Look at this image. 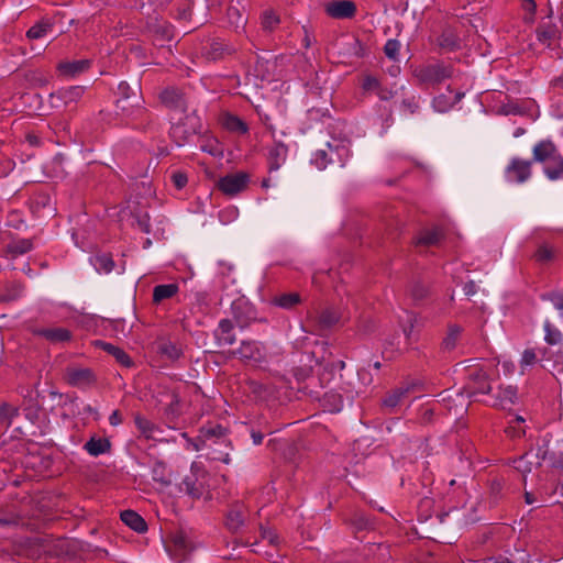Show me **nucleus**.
<instances>
[{
  "label": "nucleus",
  "mask_w": 563,
  "mask_h": 563,
  "mask_svg": "<svg viewBox=\"0 0 563 563\" xmlns=\"http://www.w3.org/2000/svg\"><path fill=\"white\" fill-rule=\"evenodd\" d=\"M117 114L122 118L129 119L136 129L143 131L152 130L155 125L156 119L142 106V98L135 99H118L115 101Z\"/></svg>",
  "instance_id": "f257e3e1"
},
{
  "label": "nucleus",
  "mask_w": 563,
  "mask_h": 563,
  "mask_svg": "<svg viewBox=\"0 0 563 563\" xmlns=\"http://www.w3.org/2000/svg\"><path fill=\"white\" fill-rule=\"evenodd\" d=\"M453 66L444 62L423 64L415 67L412 75L419 85L438 86L453 76Z\"/></svg>",
  "instance_id": "f03ea898"
},
{
  "label": "nucleus",
  "mask_w": 563,
  "mask_h": 563,
  "mask_svg": "<svg viewBox=\"0 0 563 563\" xmlns=\"http://www.w3.org/2000/svg\"><path fill=\"white\" fill-rule=\"evenodd\" d=\"M201 130L202 124L200 118L194 112L172 125L169 135L178 146H183L189 142L194 135L201 133Z\"/></svg>",
  "instance_id": "7ed1b4c3"
},
{
  "label": "nucleus",
  "mask_w": 563,
  "mask_h": 563,
  "mask_svg": "<svg viewBox=\"0 0 563 563\" xmlns=\"http://www.w3.org/2000/svg\"><path fill=\"white\" fill-rule=\"evenodd\" d=\"M207 472L194 463L190 473L186 475L179 484V490L198 499L202 497L207 490Z\"/></svg>",
  "instance_id": "20e7f679"
},
{
  "label": "nucleus",
  "mask_w": 563,
  "mask_h": 563,
  "mask_svg": "<svg viewBox=\"0 0 563 563\" xmlns=\"http://www.w3.org/2000/svg\"><path fill=\"white\" fill-rule=\"evenodd\" d=\"M465 388L470 396L489 395L492 384L488 372L479 366L471 367Z\"/></svg>",
  "instance_id": "39448f33"
},
{
  "label": "nucleus",
  "mask_w": 563,
  "mask_h": 563,
  "mask_svg": "<svg viewBox=\"0 0 563 563\" xmlns=\"http://www.w3.org/2000/svg\"><path fill=\"white\" fill-rule=\"evenodd\" d=\"M249 181V174L239 172L221 177L217 183V187L224 195L232 197L245 190Z\"/></svg>",
  "instance_id": "423d86ee"
},
{
  "label": "nucleus",
  "mask_w": 563,
  "mask_h": 563,
  "mask_svg": "<svg viewBox=\"0 0 563 563\" xmlns=\"http://www.w3.org/2000/svg\"><path fill=\"white\" fill-rule=\"evenodd\" d=\"M233 319L238 327L244 329L256 320L254 307L244 299L234 300L231 305Z\"/></svg>",
  "instance_id": "0eeeda50"
},
{
  "label": "nucleus",
  "mask_w": 563,
  "mask_h": 563,
  "mask_svg": "<svg viewBox=\"0 0 563 563\" xmlns=\"http://www.w3.org/2000/svg\"><path fill=\"white\" fill-rule=\"evenodd\" d=\"M531 161L514 157L505 169L509 181L522 184L531 177Z\"/></svg>",
  "instance_id": "6e6552de"
},
{
  "label": "nucleus",
  "mask_w": 563,
  "mask_h": 563,
  "mask_svg": "<svg viewBox=\"0 0 563 563\" xmlns=\"http://www.w3.org/2000/svg\"><path fill=\"white\" fill-rule=\"evenodd\" d=\"M159 100L168 109L181 112L187 110V97L180 88L167 87L159 93Z\"/></svg>",
  "instance_id": "1a4fd4ad"
},
{
  "label": "nucleus",
  "mask_w": 563,
  "mask_h": 563,
  "mask_svg": "<svg viewBox=\"0 0 563 563\" xmlns=\"http://www.w3.org/2000/svg\"><path fill=\"white\" fill-rule=\"evenodd\" d=\"M66 378L69 385L75 387H86L96 382L93 372L88 367L69 366L66 368Z\"/></svg>",
  "instance_id": "9d476101"
},
{
  "label": "nucleus",
  "mask_w": 563,
  "mask_h": 563,
  "mask_svg": "<svg viewBox=\"0 0 563 563\" xmlns=\"http://www.w3.org/2000/svg\"><path fill=\"white\" fill-rule=\"evenodd\" d=\"M420 384L418 382H407L399 387L391 390L383 400V405L387 408L394 409L401 401L408 397L409 394L419 390Z\"/></svg>",
  "instance_id": "9b49d317"
},
{
  "label": "nucleus",
  "mask_w": 563,
  "mask_h": 563,
  "mask_svg": "<svg viewBox=\"0 0 563 563\" xmlns=\"http://www.w3.org/2000/svg\"><path fill=\"white\" fill-rule=\"evenodd\" d=\"M356 10L352 0H335L325 5V13L333 19H352Z\"/></svg>",
  "instance_id": "f8f14e48"
},
{
  "label": "nucleus",
  "mask_w": 563,
  "mask_h": 563,
  "mask_svg": "<svg viewBox=\"0 0 563 563\" xmlns=\"http://www.w3.org/2000/svg\"><path fill=\"white\" fill-rule=\"evenodd\" d=\"M31 331L34 335L42 336L53 344L68 342L73 338L71 332L66 328H33Z\"/></svg>",
  "instance_id": "ddd939ff"
},
{
  "label": "nucleus",
  "mask_w": 563,
  "mask_h": 563,
  "mask_svg": "<svg viewBox=\"0 0 563 563\" xmlns=\"http://www.w3.org/2000/svg\"><path fill=\"white\" fill-rule=\"evenodd\" d=\"M325 150L328 152L329 161H331L332 164H338L340 166H344L351 155L349 145L343 141L334 140L331 143L329 142L325 144Z\"/></svg>",
  "instance_id": "4468645a"
},
{
  "label": "nucleus",
  "mask_w": 563,
  "mask_h": 563,
  "mask_svg": "<svg viewBox=\"0 0 563 563\" xmlns=\"http://www.w3.org/2000/svg\"><path fill=\"white\" fill-rule=\"evenodd\" d=\"M340 320L338 312L333 309L327 308L319 312V314L312 321L313 333L321 334L323 331L330 330Z\"/></svg>",
  "instance_id": "2eb2a0df"
},
{
  "label": "nucleus",
  "mask_w": 563,
  "mask_h": 563,
  "mask_svg": "<svg viewBox=\"0 0 563 563\" xmlns=\"http://www.w3.org/2000/svg\"><path fill=\"white\" fill-rule=\"evenodd\" d=\"M91 67L90 59H78L62 62L58 64V71L66 77H76L80 74L86 73Z\"/></svg>",
  "instance_id": "dca6fc26"
},
{
  "label": "nucleus",
  "mask_w": 563,
  "mask_h": 563,
  "mask_svg": "<svg viewBox=\"0 0 563 563\" xmlns=\"http://www.w3.org/2000/svg\"><path fill=\"white\" fill-rule=\"evenodd\" d=\"M93 344L96 347H99V349L103 350L104 352L109 353L110 355H112L115 358V361L119 364H121L122 366H124L126 368L133 366L134 363H133L132 358L121 347L115 346L109 342L101 341V340L95 341Z\"/></svg>",
  "instance_id": "f3484780"
},
{
  "label": "nucleus",
  "mask_w": 563,
  "mask_h": 563,
  "mask_svg": "<svg viewBox=\"0 0 563 563\" xmlns=\"http://www.w3.org/2000/svg\"><path fill=\"white\" fill-rule=\"evenodd\" d=\"M559 251L555 246L543 242L538 244L536 251L531 255V258L539 265H549L556 260Z\"/></svg>",
  "instance_id": "a211bd4d"
},
{
  "label": "nucleus",
  "mask_w": 563,
  "mask_h": 563,
  "mask_svg": "<svg viewBox=\"0 0 563 563\" xmlns=\"http://www.w3.org/2000/svg\"><path fill=\"white\" fill-rule=\"evenodd\" d=\"M234 324L230 319L220 320L218 328L214 331V338L218 341L219 345H232L236 339L233 332Z\"/></svg>",
  "instance_id": "6ab92c4d"
},
{
  "label": "nucleus",
  "mask_w": 563,
  "mask_h": 563,
  "mask_svg": "<svg viewBox=\"0 0 563 563\" xmlns=\"http://www.w3.org/2000/svg\"><path fill=\"white\" fill-rule=\"evenodd\" d=\"M288 154V147L282 142H275L268 150L269 172L277 170L285 163Z\"/></svg>",
  "instance_id": "aec40b11"
},
{
  "label": "nucleus",
  "mask_w": 563,
  "mask_h": 563,
  "mask_svg": "<svg viewBox=\"0 0 563 563\" xmlns=\"http://www.w3.org/2000/svg\"><path fill=\"white\" fill-rule=\"evenodd\" d=\"M245 506L240 503L233 504L227 515L225 525L229 530L236 532L244 525Z\"/></svg>",
  "instance_id": "412c9836"
},
{
  "label": "nucleus",
  "mask_w": 563,
  "mask_h": 563,
  "mask_svg": "<svg viewBox=\"0 0 563 563\" xmlns=\"http://www.w3.org/2000/svg\"><path fill=\"white\" fill-rule=\"evenodd\" d=\"M493 398L490 405L494 407L505 408L506 406L514 405L517 399V388L511 385L499 386L497 394Z\"/></svg>",
  "instance_id": "4be33fe9"
},
{
  "label": "nucleus",
  "mask_w": 563,
  "mask_h": 563,
  "mask_svg": "<svg viewBox=\"0 0 563 563\" xmlns=\"http://www.w3.org/2000/svg\"><path fill=\"white\" fill-rule=\"evenodd\" d=\"M559 151L553 142L549 140L540 141L533 147V161L543 164L548 162V159L555 155Z\"/></svg>",
  "instance_id": "5701e85b"
},
{
  "label": "nucleus",
  "mask_w": 563,
  "mask_h": 563,
  "mask_svg": "<svg viewBox=\"0 0 563 563\" xmlns=\"http://www.w3.org/2000/svg\"><path fill=\"white\" fill-rule=\"evenodd\" d=\"M120 518L129 528L137 533L147 531L146 521L134 510H123L120 515Z\"/></svg>",
  "instance_id": "b1692460"
},
{
  "label": "nucleus",
  "mask_w": 563,
  "mask_h": 563,
  "mask_svg": "<svg viewBox=\"0 0 563 563\" xmlns=\"http://www.w3.org/2000/svg\"><path fill=\"white\" fill-rule=\"evenodd\" d=\"M222 125L223 128L238 135H244L249 132V125L244 122L240 117L231 113H225L222 117Z\"/></svg>",
  "instance_id": "393cba45"
},
{
  "label": "nucleus",
  "mask_w": 563,
  "mask_h": 563,
  "mask_svg": "<svg viewBox=\"0 0 563 563\" xmlns=\"http://www.w3.org/2000/svg\"><path fill=\"white\" fill-rule=\"evenodd\" d=\"M543 170L551 180L563 177V156L558 152L548 162L543 163Z\"/></svg>",
  "instance_id": "a878e982"
},
{
  "label": "nucleus",
  "mask_w": 563,
  "mask_h": 563,
  "mask_svg": "<svg viewBox=\"0 0 563 563\" xmlns=\"http://www.w3.org/2000/svg\"><path fill=\"white\" fill-rule=\"evenodd\" d=\"M84 449L91 456H99L109 453L111 450V442L106 438L91 437L84 445Z\"/></svg>",
  "instance_id": "bb28decb"
},
{
  "label": "nucleus",
  "mask_w": 563,
  "mask_h": 563,
  "mask_svg": "<svg viewBox=\"0 0 563 563\" xmlns=\"http://www.w3.org/2000/svg\"><path fill=\"white\" fill-rule=\"evenodd\" d=\"M462 332L463 328L460 324L449 323L446 334L441 342V349L448 352L453 351L457 345Z\"/></svg>",
  "instance_id": "cd10ccee"
},
{
  "label": "nucleus",
  "mask_w": 563,
  "mask_h": 563,
  "mask_svg": "<svg viewBox=\"0 0 563 563\" xmlns=\"http://www.w3.org/2000/svg\"><path fill=\"white\" fill-rule=\"evenodd\" d=\"M444 239V233L440 228L424 229L417 238V245L433 246L440 244Z\"/></svg>",
  "instance_id": "c85d7f7f"
},
{
  "label": "nucleus",
  "mask_w": 563,
  "mask_h": 563,
  "mask_svg": "<svg viewBox=\"0 0 563 563\" xmlns=\"http://www.w3.org/2000/svg\"><path fill=\"white\" fill-rule=\"evenodd\" d=\"M34 247L32 239H18L7 244L5 253L12 258L24 255Z\"/></svg>",
  "instance_id": "c756f323"
},
{
  "label": "nucleus",
  "mask_w": 563,
  "mask_h": 563,
  "mask_svg": "<svg viewBox=\"0 0 563 563\" xmlns=\"http://www.w3.org/2000/svg\"><path fill=\"white\" fill-rule=\"evenodd\" d=\"M85 88L82 86H70L60 88L52 97H56L65 104L77 102L84 95Z\"/></svg>",
  "instance_id": "7c9ffc66"
},
{
  "label": "nucleus",
  "mask_w": 563,
  "mask_h": 563,
  "mask_svg": "<svg viewBox=\"0 0 563 563\" xmlns=\"http://www.w3.org/2000/svg\"><path fill=\"white\" fill-rule=\"evenodd\" d=\"M179 291V286L175 283L157 285L153 289V302L161 303L166 299L173 298Z\"/></svg>",
  "instance_id": "2f4dec72"
},
{
  "label": "nucleus",
  "mask_w": 563,
  "mask_h": 563,
  "mask_svg": "<svg viewBox=\"0 0 563 563\" xmlns=\"http://www.w3.org/2000/svg\"><path fill=\"white\" fill-rule=\"evenodd\" d=\"M134 423L137 430L142 435H144L146 439H154L155 433L159 431V428L157 424L148 420L146 417L142 416L141 413L134 415Z\"/></svg>",
  "instance_id": "473e14b6"
},
{
  "label": "nucleus",
  "mask_w": 563,
  "mask_h": 563,
  "mask_svg": "<svg viewBox=\"0 0 563 563\" xmlns=\"http://www.w3.org/2000/svg\"><path fill=\"white\" fill-rule=\"evenodd\" d=\"M90 263L93 265L98 273L104 274L111 273L115 266L111 254L108 253L95 255L90 258Z\"/></svg>",
  "instance_id": "72a5a7b5"
},
{
  "label": "nucleus",
  "mask_w": 563,
  "mask_h": 563,
  "mask_svg": "<svg viewBox=\"0 0 563 563\" xmlns=\"http://www.w3.org/2000/svg\"><path fill=\"white\" fill-rule=\"evenodd\" d=\"M236 354L244 360L258 361L261 358V349L255 341H242Z\"/></svg>",
  "instance_id": "f704fd0d"
},
{
  "label": "nucleus",
  "mask_w": 563,
  "mask_h": 563,
  "mask_svg": "<svg viewBox=\"0 0 563 563\" xmlns=\"http://www.w3.org/2000/svg\"><path fill=\"white\" fill-rule=\"evenodd\" d=\"M536 35L541 44L550 47L552 43L558 38V30L554 25L544 24L538 26L536 30Z\"/></svg>",
  "instance_id": "c9c22d12"
},
{
  "label": "nucleus",
  "mask_w": 563,
  "mask_h": 563,
  "mask_svg": "<svg viewBox=\"0 0 563 563\" xmlns=\"http://www.w3.org/2000/svg\"><path fill=\"white\" fill-rule=\"evenodd\" d=\"M272 302L283 309H291L301 302V297L298 292H287L275 296Z\"/></svg>",
  "instance_id": "e433bc0d"
},
{
  "label": "nucleus",
  "mask_w": 563,
  "mask_h": 563,
  "mask_svg": "<svg viewBox=\"0 0 563 563\" xmlns=\"http://www.w3.org/2000/svg\"><path fill=\"white\" fill-rule=\"evenodd\" d=\"M19 416V407L8 402L0 404V427L8 429L12 420Z\"/></svg>",
  "instance_id": "4c0bfd02"
},
{
  "label": "nucleus",
  "mask_w": 563,
  "mask_h": 563,
  "mask_svg": "<svg viewBox=\"0 0 563 563\" xmlns=\"http://www.w3.org/2000/svg\"><path fill=\"white\" fill-rule=\"evenodd\" d=\"M158 352L168 360L175 361L181 356V349L172 341H162L157 346Z\"/></svg>",
  "instance_id": "58836bf2"
},
{
  "label": "nucleus",
  "mask_w": 563,
  "mask_h": 563,
  "mask_svg": "<svg viewBox=\"0 0 563 563\" xmlns=\"http://www.w3.org/2000/svg\"><path fill=\"white\" fill-rule=\"evenodd\" d=\"M152 478L154 482L161 483L163 486H169L172 483L169 474L163 462H155L152 467Z\"/></svg>",
  "instance_id": "ea45409f"
},
{
  "label": "nucleus",
  "mask_w": 563,
  "mask_h": 563,
  "mask_svg": "<svg viewBox=\"0 0 563 563\" xmlns=\"http://www.w3.org/2000/svg\"><path fill=\"white\" fill-rule=\"evenodd\" d=\"M346 522L355 530L363 531L368 529L372 523L369 519L362 512H355L351 518L346 520Z\"/></svg>",
  "instance_id": "a19ab883"
},
{
  "label": "nucleus",
  "mask_w": 563,
  "mask_h": 563,
  "mask_svg": "<svg viewBox=\"0 0 563 563\" xmlns=\"http://www.w3.org/2000/svg\"><path fill=\"white\" fill-rule=\"evenodd\" d=\"M409 294L415 301H421L428 296L429 288L424 283L420 280H413L410 284Z\"/></svg>",
  "instance_id": "79ce46f5"
},
{
  "label": "nucleus",
  "mask_w": 563,
  "mask_h": 563,
  "mask_svg": "<svg viewBox=\"0 0 563 563\" xmlns=\"http://www.w3.org/2000/svg\"><path fill=\"white\" fill-rule=\"evenodd\" d=\"M280 20L278 14L274 10H265L261 16L262 27L266 31H273Z\"/></svg>",
  "instance_id": "37998d69"
},
{
  "label": "nucleus",
  "mask_w": 563,
  "mask_h": 563,
  "mask_svg": "<svg viewBox=\"0 0 563 563\" xmlns=\"http://www.w3.org/2000/svg\"><path fill=\"white\" fill-rule=\"evenodd\" d=\"M545 336L544 340L548 344L554 345L561 342L562 333L560 330L554 328L549 321L544 323Z\"/></svg>",
  "instance_id": "c03bdc74"
},
{
  "label": "nucleus",
  "mask_w": 563,
  "mask_h": 563,
  "mask_svg": "<svg viewBox=\"0 0 563 563\" xmlns=\"http://www.w3.org/2000/svg\"><path fill=\"white\" fill-rule=\"evenodd\" d=\"M49 29L51 24L47 22L36 23L27 30L26 36L31 40H37L45 36Z\"/></svg>",
  "instance_id": "a18cd8bd"
},
{
  "label": "nucleus",
  "mask_w": 563,
  "mask_h": 563,
  "mask_svg": "<svg viewBox=\"0 0 563 563\" xmlns=\"http://www.w3.org/2000/svg\"><path fill=\"white\" fill-rule=\"evenodd\" d=\"M311 163L318 168V169H324L328 165H333L331 161H329L328 152L324 148L317 150L311 158Z\"/></svg>",
  "instance_id": "49530a36"
},
{
  "label": "nucleus",
  "mask_w": 563,
  "mask_h": 563,
  "mask_svg": "<svg viewBox=\"0 0 563 563\" xmlns=\"http://www.w3.org/2000/svg\"><path fill=\"white\" fill-rule=\"evenodd\" d=\"M230 53L231 51L224 43L216 41L211 43L208 56L212 59H218Z\"/></svg>",
  "instance_id": "de8ad7c7"
},
{
  "label": "nucleus",
  "mask_w": 563,
  "mask_h": 563,
  "mask_svg": "<svg viewBox=\"0 0 563 563\" xmlns=\"http://www.w3.org/2000/svg\"><path fill=\"white\" fill-rule=\"evenodd\" d=\"M541 300L550 301L555 309L563 310V292L549 291L540 295Z\"/></svg>",
  "instance_id": "09e8293b"
},
{
  "label": "nucleus",
  "mask_w": 563,
  "mask_h": 563,
  "mask_svg": "<svg viewBox=\"0 0 563 563\" xmlns=\"http://www.w3.org/2000/svg\"><path fill=\"white\" fill-rule=\"evenodd\" d=\"M504 483L501 479L494 478L489 484V496L493 503L496 504L503 497Z\"/></svg>",
  "instance_id": "8fccbe9b"
},
{
  "label": "nucleus",
  "mask_w": 563,
  "mask_h": 563,
  "mask_svg": "<svg viewBox=\"0 0 563 563\" xmlns=\"http://www.w3.org/2000/svg\"><path fill=\"white\" fill-rule=\"evenodd\" d=\"M399 49L400 43L395 38L388 40L384 46L385 55L393 60H396L398 58Z\"/></svg>",
  "instance_id": "3c124183"
},
{
  "label": "nucleus",
  "mask_w": 563,
  "mask_h": 563,
  "mask_svg": "<svg viewBox=\"0 0 563 563\" xmlns=\"http://www.w3.org/2000/svg\"><path fill=\"white\" fill-rule=\"evenodd\" d=\"M200 150L202 152L211 154L212 156H218L221 154L219 142L210 137L203 140V143L200 145Z\"/></svg>",
  "instance_id": "603ef678"
},
{
  "label": "nucleus",
  "mask_w": 563,
  "mask_h": 563,
  "mask_svg": "<svg viewBox=\"0 0 563 563\" xmlns=\"http://www.w3.org/2000/svg\"><path fill=\"white\" fill-rule=\"evenodd\" d=\"M432 106L438 112H446L454 106V102L449 101L444 95H440L433 99Z\"/></svg>",
  "instance_id": "864d4df0"
},
{
  "label": "nucleus",
  "mask_w": 563,
  "mask_h": 563,
  "mask_svg": "<svg viewBox=\"0 0 563 563\" xmlns=\"http://www.w3.org/2000/svg\"><path fill=\"white\" fill-rule=\"evenodd\" d=\"M227 434V429L220 424L210 426L203 429V435L206 439L211 438H223Z\"/></svg>",
  "instance_id": "5fc2aeb1"
},
{
  "label": "nucleus",
  "mask_w": 563,
  "mask_h": 563,
  "mask_svg": "<svg viewBox=\"0 0 563 563\" xmlns=\"http://www.w3.org/2000/svg\"><path fill=\"white\" fill-rule=\"evenodd\" d=\"M380 85H382L380 81L376 77L367 75L363 79L362 88L366 92H375L376 93V91L378 90Z\"/></svg>",
  "instance_id": "6e6d98bb"
},
{
  "label": "nucleus",
  "mask_w": 563,
  "mask_h": 563,
  "mask_svg": "<svg viewBox=\"0 0 563 563\" xmlns=\"http://www.w3.org/2000/svg\"><path fill=\"white\" fill-rule=\"evenodd\" d=\"M119 99H135L139 97L136 92L130 87V85L125 81H121L118 86Z\"/></svg>",
  "instance_id": "4d7b16f0"
},
{
  "label": "nucleus",
  "mask_w": 563,
  "mask_h": 563,
  "mask_svg": "<svg viewBox=\"0 0 563 563\" xmlns=\"http://www.w3.org/2000/svg\"><path fill=\"white\" fill-rule=\"evenodd\" d=\"M261 537L263 540H267L271 545L277 547L279 544V537L272 529L261 527Z\"/></svg>",
  "instance_id": "13d9d810"
},
{
  "label": "nucleus",
  "mask_w": 563,
  "mask_h": 563,
  "mask_svg": "<svg viewBox=\"0 0 563 563\" xmlns=\"http://www.w3.org/2000/svg\"><path fill=\"white\" fill-rule=\"evenodd\" d=\"M401 107L406 112L413 114L419 109V98L413 96V97L404 99L401 102Z\"/></svg>",
  "instance_id": "bf43d9fd"
},
{
  "label": "nucleus",
  "mask_w": 563,
  "mask_h": 563,
  "mask_svg": "<svg viewBox=\"0 0 563 563\" xmlns=\"http://www.w3.org/2000/svg\"><path fill=\"white\" fill-rule=\"evenodd\" d=\"M537 360H538V357H537L534 350L527 349L522 353V357L520 361L521 367L532 366L537 363Z\"/></svg>",
  "instance_id": "052dcab7"
},
{
  "label": "nucleus",
  "mask_w": 563,
  "mask_h": 563,
  "mask_svg": "<svg viewBox=\"0 0 563 563\" xmlns=\"http://www.w3.org/2000/svg\"><path fill=\"white\" fill-rule=\"evenodd\" d=\"M505 433L507 434V437H509L511 439H516V438H521L522 435H525L526 431L522 426L518 427V424H515L509 421V426L506 427Z\"/></svg>",
  "instance_id": "680f3d73"
},
{
  "label": "nucleus",
  "mask_w": 563,
  "mask_h": 563,
  "mask_svg": "<svg viewBox=\"0 0 563 563\" xmlns=\"http://www.w3.org/2000/svg\"><path fill=\"white\" fill-rule=\"evenodd\" d=\"M172 183L177 189L184 188L188 183V177L185 173L175 172L172 174Z\"/></svg>",
  "instance_id": "e2e57ef3"
},
{
  "label": "nucleus",
  "mask_w": 563,
  "mask_h": 563,
  "mask_svg": "<svg viewBox=\"0 0 563 563\" xmlns=\"http://www.w3.org/2000/svg\"><path fill=\"white\" fill-rule=\"evenodd\" d=\"M137 228L144 232L150 233V216L145 212L135 217Z\"/></svg>",
  "instance_id": "0e129e2a"
},
{
  "label": "nucleus",
  "mask_w": 563,
  "mask_h": 563,
  "mask_svg": "<svg viewBox=\"0 0 563 563\" xmlns=\"http://www.w3.org/2000/svg\"><path fill=\"white\" fill-rule=\"evenodd\" d=\"M23 223V219L20 217V213L16 210H12L8 214L7 225L13 229H20Z\"/></svg>",
  "instance_id": "69168bd1"
},
{
  "label": "nucleus",
  "mask_w": 563,
  "mask_h": 563,
  "mask_svg": "<svg viewBox=\"0 0 563 563\" xmlns=\"http://www.w3.org/2000/svg\"><path fill=\"white\" fill-rule=\"evenodd\" d=\"M416 319L410 317L409 318V324L404 327V334L409 343L412 341L416 342L418 340V336L413 333V321Z\"/></svg>",
  "instance_id": "338daca9"
},
{
  "label": "nucleus",
  "mask_w": 563,
  "mask_h": 563,
  "mask_svg": "<svg viewBox=\"0 0 563 563\" xmlns=\"http://www.w3.org/2000/svg\"><path fill=\"white\" fill-rule=\"evenodd\" d=\"M376 95L380 100L387 101L394 97L395 92L391 89H389L387 87H383L380 85L378 90L376 91Z\"/></svg>",
  "instance_id": "774afa93"
}]
</instances>
